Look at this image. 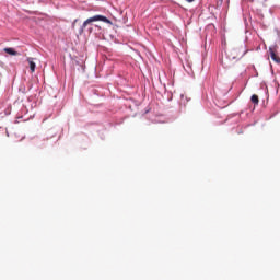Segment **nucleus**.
<instances>
[{
    "mask_svg": "<svg viewBox=\"0 0 280 280\" xmlns=\"http://www.w3.org/2000/svg\"><path fill=\"white\" fill-rule=\"evenodd\" d=\"M28 65L32 73H34V71H36V63L34 61H28Z\"/></svg>",
    "mask_w": 280,
    "mask_h": 280,
    "instance_id": "obj_6",
    "label": "nucleus"
},
{
    "mask_svg": "<svg viewBox=\"0 0 280 280\" xmlns=\"http://www.w3.org/2000/svg\"><path fill=\"white\" fill-rule=\"evenodd\" d=\"M188 3H194L196 0H186Z\"/></svg>",
    "mask_w": 280,
    "mask_h": 280,
    "instance_id": "obj_8",
    "label": "nucleus"
},
{
    "mask_svg": "<svg viewBox=\"0 0 280 280\" xmlns=\"http://www.w3.org/2000/svg\"><path fill=\"white\" fill-rule=\"evenodd\" d=\"M250 102L254 106H257V104H259V96H257V94H253L250 97Z\"/></svg>",
    "mask_w": 280,
    "mask_h": 280,
    "instance_id": "obj_4",
    "label": "nucleus"
},
{
    "mask_svg": "<svg viewBox=\"0 0 280 280\" xmlns=\"http://www.w3.org/2000/svg\"><path fill=\"white\" fill-rule=\"evenodd\" d=\"M5 54H9V56H19V52L14 50V48H4Z\"/></svg>",
    "mask_w": 280,
    "mask_h": 280,
    "instance_id": "obj_3",
    "label": "nucleus"
},
{
    "mask_svg": "<svg viewBox=\"0 0 280 280\" xmlns=\"http://www.w3.org/2000/svg\"><path fill=\"white\" fill-rule=\"evenodd\" d=\"M78 22V19H75L73 22H72V30H75V23Z\"/></svg>",
    "mask_w": 280,
    "mask_h": 280,
    "instance_id": "obj_7",
    "label": "nucleus"
},
{
    "mask_svg": "<svg viewBox=\"0 0 280 280\" xmlns=\"http://www.w3.org/2000/svg\"><path fill=\"white\" fill-rule=\"evenodd\" d=\"M270 56H271V60H273L275 62H280V58L277 57V55L275 54V51H270Z\"/></svg>",
    "mask_w": 280,
    "mask_h": 280,
    "instance_id": "obj_5",
    "label": "nucleus"
},
{
    "mask_svg": "<svg viewBox=\"0 0 280 280\" xmlns=\"http://www.w3.org/2000/svg\"><path fill=\"white\" fill-rule=\"evenodd\" d=\"M248 54V49H246V45H241L236 48L231 49L229 52H226V57L229 60H242L244 56Z\"/></svg>",
    "mask_w": 280,
    "mask_h": 280,
    "instance_id": "obj_1",
    "label": "nucleus"
},
{
    "mask_svg": "<svg viewBox=\"0 0 280 280\" xmlns=\"http://www.w3.org/2000/svg\"><path fill=\"white\" fill-rule=\"evenodd\" d=\"M97 21H102L103 23H107L109 25L113 23V22H110V20H108V18H106L104 15H94L83 22V24L79 28V36H82V34H84V30H86V26H89V25H91V23H95Z\"/></svg>",
    "mask_w": 280,
    "mask_h": 280,
    "instance_id": "obj_2",
    "label": "nucleus"
},
{
    "mask_svg": "<svg viewBox=\"0 0 280 280\" xmlns=\"http://www.w3.org/2000/svg\"><path fill=\"white\" fill-rule=\"evenodd\" d=\"M88 31H89V32H93V28H92V27H89Z\"/></svg>",
    "mask_w": 280,
    "mask_h": 280,
    "instance_id": "obj_9",
    "label": "nucleus"
}]
</instances>
